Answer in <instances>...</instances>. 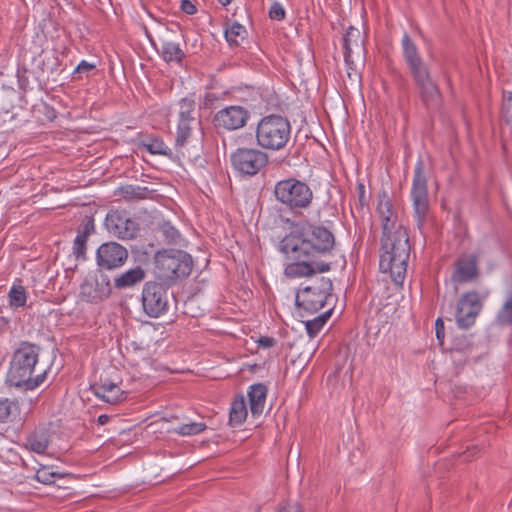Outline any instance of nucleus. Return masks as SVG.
<instances>
[{"mask_svg": "<svg viewBox=\"0 0 512 512\" xmlns=\"http://www.w3.org/2000/svg\"><path fill=\"white\" fill-rule=\"evenodd\" d=\"M377 213L381 219L382 233L397 229V214L394 211L392 200L385 190L378 194Z\"/></svg>", "mask_w": 512, "mask_h": 512, "instance_id": "6ab92c4d", "label": "nucleus"}, {"mask_svg": "<svg viewBox=\"0 0 512 512\" xmlns=\"http://www.w3.org/2000/svg\"><path fill=\"white\" fill-rule=\"evenodd\" d=\"M225 99V94H217L213 92H207L202 101L200 102L199 108L204 110H213L220 108Z\"/></svg>", "mask_w": 512, "mask_h": 512, "instance_id": "72a5a7b5", "label": "nucleus"}, {"mask_svg": "<svg viewBox=\"0 0 512 512\" xmlns=\"http://www.w3.org/2000/svg\"><path fill=\"white\" fill-rule=\"evenodd\" d=\"M49 433L46 429L35 430L26 437L25 447L29 450L44 454L49 445Z\"/></svg>", "mask_w": 512, "mask_h": 512, "instance_id": "393cba45", "label": "nucleus"}, {"mask_svg": "<svg viewBox=\"0 0 512 512\" xmlns=\"http://www.w3.org/2000/svg\"><path fill=\"white\" fill-rule=\"evenodd\" d=\"M109 420H110V417L108 415L101 414V415L98 416L97 423L99 425H105V424H107L109 422Z\"/></svg>", "mask_w": 512, "mask_h": 512, "instance_id": "603ef678", "label": "nucleus"}, {"mask_svg": "<svg viewBox=\"0 0 512 512\" xmlns=\"http://www.w3.org/2000/svg\"><path fill=\"white\" fill-rule=\"evenodd\" d=\"M278 512H303L301 505L298 502H286L281 505Z\"/></svg>", "mask_w": 512, "mask_h": 512, "instance_id": "49530a36", "label": "nucleus"}, {"mask_svg": "<svg viewBox=\"0 0 512 512\" xmlns=\"http://www.w3.org/2000/svg\"><path fill=\"white\" fill-rule=\"evenodd\" d=\"M142 309L151 318H158L168 310L167 287L157 281H148L143 285L141 295Z\"/></svg>", "mask_w": 512, "mask_h": 512, "instance_id": "9b49d317", "label": "nucleus"}, {"mask_svg": "<svg viewBox=\"0 0 512 512\" xmlns=\"http://www.w3.org/2000/svg\"><path fill=\"white\" fill-rule=\"evenodd\" d=\"M95 233V221L93 215H85L77 227L75 238L87 241L89 236Z\"/></svg>", "mask_w": 512, "mask_h": 512, "instance_id": "473e14b6", "label": "nucleus"}, {"mask_svg": "<svg viewBox=\"0 0 512 512\" xmlns=\"http://www.w3.org/2000/svg\"><path fill=\"white\" fill-rule=\"evenodd\" d=\"M73 255L77 260H85L86 259V250H87V241L82 239H74L73 242Z\"/></svg>", "mask_w": 512, "mask_h": 512, "instance_id": "a19ab883", "label": "nucleus"}, {"mask_svg": "<svg viewBox=\"0 0 512 512\" xmlns=\"http://www.w3.org/2000/svg\"><path fill=\"white\" fill-rule=\"evenodd\" d=\"M402 51L409 71H413L420 67L426 66L415 42L407 33H405L402 37Z\"/></svg>", "mask_w": 512, "mask_h": 512, "instance_id": "4be33fe9", "label": "nucleus"}, {"mask_svg": "<svg viewBox=\"0 0 512 512\" xmlns=\"http://www.w3.org/2000/svg\"><path fill=\"white\" fill-rule=\"evenodd\" d=\"M268 16L271 20L282 21L286 17V12L280 3L275 1L269 9Z\"/></svg>", "mask_w": 512, "mask_h": 512, "instance_id": "79ce46f5", "label": "nucleus"}, {"mask_svg": "<svg viewBox=\"0 0 512 512\" xmlns=\"http://www.w3.org/2000/svg\"><path fill=\"white\" fill-rule=\"evenodd\" d=\"M410 74L424 106L427 109L437 108L441 103L442 94L438 84L432 79L429 67H420L410 71Z\"/></svg>", "mask_w": 512, "mask_h": 512, "instance_id": "f8f14e48", "label": "nucleus"}, {"mask_svg": "<svg viewBox=\"0 0 512 512\" xmlns=\"http://www.w3.org/2000/svg\"><path fill=\"white\" fill-rule=\"evenodd\" d=\"M128 259V250L121 244L109 241L101 244L96 251V263L100 270L122 267Z\"/></svg>", "mask_w": 512, "mask_h": 512, "instance_id": "2eb2a0df", "label": "nucleus"}, {"mask_svg": "<svg viewBox=\"0 0 512 512\" xmlns=\"http://www.w3.org/2000/svg\"><path fill=\"white\" fill-rule=\"evenodd\" d=\"M248 119L249 112L246 108L233 105L220 109L214 115L213 123L217 128L232 131L244 127Z\"/></svg>", "mask_w": 512, "mask_h": 512, "instance_id": "a211bd4d", "label": "nucleus"}, {"mask_svg": "<svg viewBox=\"0 0 512 512\" xmlns=\"http://www.w3.org/2000/svg\"><path fill=\"white\" fill-rule=\"evenodd\" d=\"M111 293L112 285L109 277L100 272L83 280L80 285L79 296L82 301L98 304L108 299Z\"/></svg>", "mask_w": 512, "mask_h": 512, "instance_id": "ddd939ff", "label": "nucleus"}, {"mask_svg": "<svg viewBox=\"0 0 512 512\" xmlns=\"http://www.w3.org/2000/svg\"><path fill=\"white\" fill-rule=\"evenodd\" d=\"M482 309L477 291L465 292L461 295L456 307V322L459 328L468 329L474 323Z\"/></svg>", "mask_w": 512, "mask_h": 512, "instance_id": "4468645a", "label": "nucleus"}, {"mask_svg": "<svg viewBox=\"0 0 512 512\" xmlns=\"http://www.w3.org/2000/svg\"><path fill=\"white\" fill-rule=\"evenodd\" d=\"M56 477H60V474L51 471L48 467L40 468L35 475V479L43 484L54 483Z\"/></svg>", "mask_w": 512, "mask_h": 512, "instance_id": "ea45409f", "label": "nucleus"}, {"mask_svg": "<svg viewBox=\"0 0 512 512\" xmlns=\"http://www.w3.org/2000/svg\"><path fill=\"white\" fill-rule=\"evenodd\" d=\"M344 60L350 69H353V54L359 58L363 55L364 45L359 29L350 26L343 37Z\"/></svg>", "mask_w": 512, "mask_h": 512, "instance_id": "aec40b11", "label": "nucleus"}, {"mask_svg": "<svg viewBox=\"0 0 512 512\" xmlns=\"http://www.w3.org/2000/svg\"><path fill=\"white\" fill-rule=\"evenodd\" d=\"M160 54L167 63H181L185 58V53L180 44L168 39L162 41Z\"/></svg>", "mask_w": 512, "mask_h": 512, "instance_id": "a878e982", "label": "nucleus"}, {"mask_svg": "<svg viewBox=\"0 0 512 512\" xmlns=\"http://www.w3.org/2000/svg\"><path fill=\"white\" fill-rule=\"evenodd\" d=\"M206 428L207 426L203 422H192L179 426L174 430V432L181 436H190L197 435L206 430Z\"/></svg>", "mask_w": 512, "mask_h": 512, "instance_id": "c9c22d12", "label": "nucleus"}, {"mask_svg": "<svg viewBox=\"0 0 512 512\" xmlns=\"http://www.w3.org/2000/svg\"><path fill=\"white\" fill-rule=\"evenodd\" d=\"M436 338L440 345L443 344L445 338V327L442 318H437L435 322Z\"/></svg>", "mask_w": 512, "mask_h": 512, "instance_id": "a18cd8bd", "label": "nucleus"}, {"mask_svg": "<svg viewBox=\"0 0 512 512\" xmlns=\"http://www.w3.org/2000/svg\"><path fill=\"white\" fill-rule=\"evenodd\" d=\"M146 272L141 266L131 268L114 278L116 289L131 288L145 279Z\"/></svg>", "mask_w": 512, "mask_h": 512, "instance_id": "5701e85b", "label": "nucleus"}, {"mask_svg": "<svg viewBox=\"0 0 512 512\" xmlns=\"http://www.w3.org/2000/svg\"><path fill=\"white\" fill-rule=\"evenodd\" d=\"M257 343H258L259 347L271 348L276 344V339L273 337H269V336H261L257 340Z\"/></svg>", "mask_w": 512, "mask_h": 512, "instance_id": "8fccbe9b", "label": "nucleus"}, {"mask_svg": "<svg viewBox=\"0 0 512 512\" xmlns=\"http://www.w3.org/2000/svg\"><path fill=\"white\" fill-rule=\"evenodd\" d=\"M246 37V28L236 21L225 29V38L230 46H239Z\"/></svg>", "mask_w": 512, "mask_h": 512, "instance_id": "c85d7f7f", "label": "nucleus"}, {"mask_svg": "<svg viewBox=\"0 0 512 512\" xmlns=\"http://www.w3.org/2000/svg\"><path fill=\"white\" fill-rule=\"evenodd\" d=\"M332 290L331 279L321 277L297 293L296 305L307 313H316L326 306L334 305L331 303L334 298Z\"/></svg>", "mask_w": 512, "mask_h": 512, "instance_id": "0eeeda50", "label": "nucleus"}, {"mask_svg": "<svg viewBox=\"0 0 512 512\" xmlns=\"http://www.w3.org/2000/svg\"><path fill=\"white\" fill-rule=\"evenodd\" d=\"M12 411V402L8 398L0 399V423L8 420Z\"/></svg>", "mask_w": 512, "mask_h": 512, "instance_id": "c03bdc74", "label": "nucleus"}, {"mask_svg": "<svg viewBox=\"0 0 512 512\" xmlns=\"http://www.w3.org/2000/svg\"><path fill=\"white\" fill-rule=\"evenodd\" d=\"M152 192L153 191L148 189V187H141L129 184L121 186L118 189L117 194L120 195L126 201L134 202L149 198Z\"/></svg>", "mask_w": 512, "mask_h": 512, "instance_id": "bb28decb", "label": "nucleus"}, {"mask_svg": "<svg viewBox=\"0 0 512 512\" xmlns=\"http://www.w3.org/2000/svg\"><path fill=\"white\" fill-rule=\"evenodd\" d=\"M43 59L41 62V69L44 72L51 74H59L62 72L61 60L59 59L57 52L52 50L50 52H42Z\"/></svg>", "mask_w": 512, "mask_h": 512, "instance_id": "c756f323", "label": "nucleus"}, {"mask_svg": "<svg viewBox=\"0 0 512 512\" xmlns=\"http://www.w3.org/2000/svg\"><path fill=\"white\" fill-rule=\"evenodd\" d=\"M411 245L407 229L398 225L391 232L382 233L379 268L382 273H389L392 281L402 284L408 266Z\"/></svg>", "mask_w": 512, "mask_h": 512, "instance_id": "f03ea898", "label": "nucleus"}, {"mask_svg": "<svg viewBox=\"0 0 512 512\" xmlns=\"http://www.w3.org/2000/svg\"><path fill=\"white\" fill-rule=\"evenodd\" d=\"M267 387L262 383L253 384L248 391L250 410L253 416L263 412Z\"/></svg>", "mask_w": 512, "mask_h": 512, "instance_id": "b1692460", "label": "nucleus"}, {"mask_svg": "<svg viewBox=\"0 0 512 512\" xmlns=\"http://www.w3.org/2000/svg\"><path fill=\"white\" fill-rule=\"evenodd\" d=\"M479 255L475 253H462L454 262V270L451 280L454 283L463 284L478 279L479 271Z\"/></svg>", "mask_w": 512, "mask_h": 512, "instance_id": "f3484780", "label": "nucleus"}, {"mask_svg": "<svg viewBox=\"0 0 512 512\" xmlns=\"http://www.w3.org/2000/svg\"><path fill=\"white\" fill-rule=\"evenodd\" d=\"M34 108L37 113L43 116L40 118L42 121L52 122L57 117L56 110L47 103H40L36 105Z\"/></svg>", "mask_w": 512, "mask_h": 512, "instance_id": "58836bf2", "label": "nucleus"}, {"mask_svg": "<svg viewBox=\"0 0 512 512\" xmlns=\"http://www.w3.org/2000/svg\"><path fill=\"white\" fill-rule=\"evenodd\" d=\"M273 194L279 203L293 213L307 209L313 200V191L310 186L294 177L278 181L274 186Z\"/></svg>", "mask_w": 512, "mask_h": 512, "instance_id": "423d86ee", "label": "nucleus"}, {"mask_svg": "<svg viewBox=\"0 0 512 512\" xmlns=\"http://www.w3.org/2000/svg\"><path fill=\"white\" fill-rule=\"evenodd\" d=\"M333 309L334 305H331L325 312L306 322V331L310 337H315L320 332L324 324L331 317Z\"/></svg>", "mask_w": 512, "mask_h": 512, "instance_id": "7c9ffc66", "label": "nucleus"}, {"mask_svg": "<svg viewBox=\"0 0 512 512\" xmlns=\"http://www.w3.org/2000/svg\"><path fill=\"white\" fill-rule=\"evenodd\" d=\"M358 200L355 203V208L358 211H362L364 207L368 205V197L366 196L365 185L361 182L357 183L356 186Z\"/></svg>", "mask_w": 512, "mask_h": 512, "instance_id": "37998d69", "label": "nucleus"}, {"mask_svg": "<svg viewBox=\"0 0 512 512\" xmlns=\"http://www.w3.org/2000/svg\"><path fill=\"white\" fill-rule=\"evenodd\" d=\"M496 321L501 326L512 325V292L506 296L502 307L496 315Z\"/></svg>", "mask_w": 512, "mask_h": 512, "instance_id": "2f4dec72", "label": "nucleus"}, {"mask_svg": "<svg viewBox=\"0 0 512 512\" xmlns=\"http://www.w3.org/2000/svg\"><path fill=\"white\" fill-rule=\"evenodd\" d=\"M39 352L40 347L36 344L27 341L19 344L8 370L11 385L33 390L44 382L48 368L38 365Z\"/></svg>", "mask_w": 512, "mask_h": 512, "instance_id": "7ed1b4c3", "label": "nucleus"}, {"mask_svg": "<svg viewBox=\"0 0 512 512\" xmlns=\"http://www.w3.org/2000/svg\"><path fill=\"white\" fill-rule=\"evenodd\" d=\"M181 10L188 15H194L197 12L196 6L190 0H181Z\"/></svg>", "mask_w": 512, "mask_h": 512, "instance_id": "09e8293b", "label": "nucleus"}, {"mask_svg": "<svg viewBox=\"0 0 512 512\" xmlns=\"http://www.w3.org/2000/svg\"><path fill=\"white\" fill-rule=\"evenodd\" d=\"M479 452L480 450L477 448V446H473L471 448H468L467 451L463 453V458L465 461H470L472 457Z\"/></svg>", "mask_w": 512, "mask_h": 512, "instance_id": "3c124183", "label": "nucleus"}, {"mask_svg": "<svg viewBox=\"0 0 512 512\" xmlns=\"http://www.w3.org/2000/svg\"><path fill=\"white\" fill-rule=\"evenodd\" d=\"M160 231L162 232V234L165 238V241L168 244H176L181 237L178 230L174 226H172L169 222H164L160 226Z\"/></svg>", "mask_w": 512, "mask_h": 512, "instance_id": "4c0bfd02", "label": "nucleus"}, {"mask_svg": "<svg viewBox=\"0 0 512 512\" xmlns=\"http://www.w3.org/2000/svg\"><path fill=\"white\" fill-rule=\"evenodd\" d=\"M247 417V407L243 396L235 398L229 412V424L233 427L242 424Z\"/></svg>", "mask_w": 512, "mask_h": 512, "instance_id": "cd10ccee", "label": "nucleus"}, {"mask_svg": "<svg viewBox=\"0 0 512 512\" xmlns=\"http://www.w3.org/2000/svg\"><path fill=\"white\" fill-rule=\"evenodd\" d=\"M193 268L190 254L178 249H164L155 254V269L158 278L175 282L188 277Z\"/></svg>", "mask_w": 512, "mask_h": 512, "instance_id": "39448f33", "label": "nucleus"}, {"mask_svg": "<svg viewBox=\"0 0 512 512\" xmlns=\"http://www.w3.org/2000/svg\"><path fill=\"white\" fill-rule=\"evenodd\" d=\"M96 69V65L82 60L75 68L74 73H88Z\"/></svg>", "mask_w": 512, "mask_h": 512, "instance_id": "de8ad7c7", "label": "nucleus"}, {"mask_svg": "<svg viewBox=\"0 0 512 512\" xmlns=\"http://www.w3.org/2000/svg\"><path fill=\"white\" fill-rule=\"evenodd\" d=\"M411 199L414 214L419 229L426 223L429 213L428 179L424 161L419 158L415 164L411 187Z\"/></svg>", "mask_w": 512, "mask_h": 512, "instance_id": "6e6552de", "label": "nucleus"}, {"mask_svg": "<svg viewBox=\"0 0 512 512\" xmlns=\"http://www.w3.org/2000/svg\"><path fill=\"white\" fill-rule=\"evenodd\" d=\"M178 108L175 145L176 147H183L192 136V132L201 126V119L196 116L195 94L192 93L181 98L178 102Z\"/></svg>", "mask_w": 512, "mask_h": 512, "instance_id": "1a4fd4ad", "label": "nucleus"}, {"mask_svg": "<svg viewBox=\"0 0 512 512\" xmlns=\"http://www.w3.org/2000/svg\"><path fill=\"white\" fill-rule=\"evenodd\" d=\"M336 240L333 232L323 225L305 221L296 225L280 241V251L292 262L284 268L288 278L310 277L328 272L331 263L324 258L332 254Z\"/></svg>", "mask_w": 512, "mask_h": 512, "instance_id": "f257e3e1", "label": "nucleus"}, {"mask_svg": "<svg viewBox=\"0 0 512 512\" xmlns=\"http://www.w3.org/2000/svg\"><path fill=\"white\" fill-rule=\"evenodd\" d=\"M233 169L241 176L257 175L269 162L266 152L258 148L239 147L230 156Z\"/></svg>", "mask_w": 512, "mask_h": 512, "instance_id": "9d476101", "label": "nucleus"}, {"mask_svg": "<svg viewBox=\"0 0 512 512\" xmlns=\"http://www.w3.org/2000/svg\"><path fill=\"white\" fill-rule=\"evenodd\" d=\"M233 0H218V2L222 5V6H227L229 5L230 3H232Z\"/></svg>", "mask_w": 512, "mask_h": 512, "instance_id": "864d4df0", "label": "nucleus"}, {"mask_svg": "<svg viewBox=\"0 0 512 512\" xmlns=\"http://www.w3.org/2000/svg\"><path fill=\"white\" fill-rule=\"evenodd\" d=\"M91 389L98 398L110 404H117L126 399L125 392L113 382L94 384Z\"/></svg>", "mask_w": 512, "mask_h": 512, "instance_id": "412c9836", "label": "nucleus"}, {"mask_svg": "<svg viewBox=\"0 0 512 512\" xmlns=\"http://www.w3.org/2000/svg\"><path fill=\"white\" fill-rule=\"evenodd\" d=\"M144 146L151 154L167 156L171 153L170 148L160 138H149L148 142L145 143Z\"/></svg>", "mask_w": 512, "mask_h": 512, "instance_id": "f704fd0d", "label": "nucleus"}, {"mask_svg": "<svg viewBox=\"0 0 512 512\" xmlns=\"http://www.w3.org/2000/svg\"><path fill=\"white\" fill-rule=\"evenodd\" d=\"M105 225L111 234L122 240L134 239L139 231L138 223L119 210H110L107 213Z\"/></svg>", "mask_w": 512, "mask_h": 512, "instance_id": "dca6fc26", "label": "nucleus"}, {"mask_svg": "<svg viewBox=\"0 0 512 512\" xmlns=\"http://www.w3.org/2000/svg\"><path fill=\"white\" fill-rule=\"evenodd\" d=\"M291 136V125L287 117L278 114L264 116L256 127L257 144L267 150H281Z\"/></svg>", "mask_w": 512, "mask_h": 512, "instance_id": "20e7f679", "label": "nucleus"}, {"mask_svg": "<svg viewBox=\"0 0 512 512\" xmlns=\"http://www.w3.org/2000/svg\"><path fill=\"white\" fill-rule=\"evenodd\" d=\"M26 291L22 286H13L9 292V303L12 307H22L26 303Z\"/></svg>", "mask_w": 512, "mask_h": 512, "instance_id": "e433bc0d", "label": "nucleus"}]
</instances>
